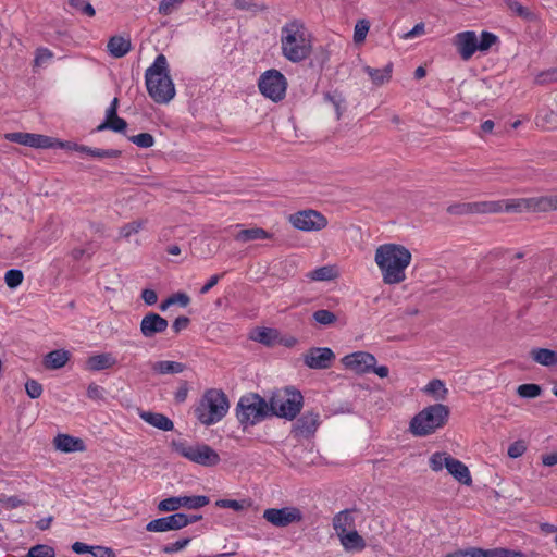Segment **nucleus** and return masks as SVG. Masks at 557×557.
<instances>
[{"label":"nucleus","instance_id":"obj_18","mask_svg":"<svg viewBox=\"0 0 557 557\" xmlns=\"http://www.w3.org/2000/svg\"><path fill=\"white\" fill-rule=\"evenodd\" d=\"M169 322L165 318L156 312H148L140 321V333L146 338H152L157 334L166 331Z\"/></svg>","mask_w":557,"mask_h":557},{"label":"nucleus","instance_id":"obj_23","mask_svg":"<svg viewBox=\"0 0 557 557\" xmlns=\"http://www.w3.org/2000/svg\"><path fill=\"white\" fill-rule=\"evenodd\" d=\"M116 359L111 352L92 355L86 360V369L91 372L102 371L115 366Z\"/></svg>","mask_w":557,"mask_h":557},{"label":"nucleus","instance_id":"obj_32","mask_svg":"<svg viewBox=\"0 0 557 557\" xmlns=\"http://www.w3.org/2000/svg\"><path fill=\"white\" fill-rule=\"evenodd\" d=\"M251 338L265 346H274L278 343L280 332L276 329L259 327L255 330Z\"/></svg>","mask_w":557,"mask_h":557},{"label":"nucleus","instance_id":"obj_33","mask_svg":"<svg viewBox=\"0 0 557 557\" xmlns=\"http://www.w3.org/2000/svg\"><path fill=\"white\" fill-rule=\"evenodd\" d=\"M273 234L269 233L264 228L261 227H251L239 231L235 235V239L238 242H250L257 239H269L272 238Z\"/></svg>","mask_w":557,"mask_h":557},{"label":"nucleus","instance_id":"obj_55","mask_svg":"<svg viewBox=\"0 0 557 557\" xmlns=\"http://www.w3.org/2000/svg\"><path fill=\"white\" fill-rule=\"evenodd\" d=\"M370 24L366 20L358 21L355 26L354 40L355 42H362L369 32Z\"/></svg>","mask_w":557,"mask_h":557},{"label":"nucleus","instance_id":"obj_15","mask_svg":"<svg viewBox=\"0 0 557 557\" xmlns=\"http://www.w3.org/2000/svg\"><path fill=\"white\" fill-rule=\"evenodd\" d=\"M4 138L11 143L32 148H54L53 138L46 135L13 132L4 134Z\"/></svg>","mask_w":557,"mask_h":557},{"label":"nucleus","instance_id":"obj_24","mask_svg":"<svg viewBox=\"0 0 557 557\" xmlns=\"http://www.w3.org/2000/svg\"><path fill=\"white\" fill-rule=\"evenodd\" d=\"M70 356V352L65 349H55L44 357L42 364L48 370H58L67 363Z\"/></svg>","mask_w":557,"mask_h":557},{"label":"nucleus","instance_id":"obj_20","mask_svg":"<svg viewBox=\"0 0 557 557\" xmlns=\"http://www.w3.org/2000/svg\"><path fill=\"white\" fill-rule=\"evenodd\" d=\"M503 201V211L506 212H523L532 211L540 212V197L534 198H520V199H508Z\"/></svg>","mask_w":557,"mask_h":557},{"label":"nucleus","instance_id":"obj_59","mask_svg":"<svg viewBox=\"0 0 557 557\" xmlns=\"http://www.w3.org/2000/svg\"><path fill=\"white\" fill-rule=\"evenodd\" d=\"M144 225L143 220L133 221L131 223L125 224L121 227L120 234L123 237H129L133 234H136Z\"/></svg>","mask_w":557,"mask_h":557},{"label":"nucleus","instance_id":"obj_7","mask_svg":"<svg viewBox=\"0 0 557 557\" xmlns=\"http://www.w3.org/2000/svg\"><path fill=\"white\" fill-rule=\"evenodd\" d=\"M271 417L270 405L258 393H248L242 396L236 405V418L247 428Z\"/></svg>","mask_w":557,"mask_h":557},{"label":"nucleus","instance_id":"obj_36","mask_svg":"<svg viewBox=\"0 0 557 557\" xmlns=\"http://www.w3.org/2000/svg\"><path fill=\"white\" fill-rule=\"evenodd\" d=\"M473 203V214L474 213H498L503 211V201L494 200V201H480L472 202Z\"/></svg>","mask_w":557,"mask_h":557},{"label":"nucleus","instance_id":"obj_12","mask_svg":"<svg viewBox=\"0 0 557 557\" xmlns=\"http://www.w3.org/2000/svg\"><path fill=\"white\" fill-rule=\"evenodd\" d=\"M444 557H525L521 550H513L504 547L483 549L480 547H469L467 549H457L446 554Z\"/></svg>","mask_w":557,"mask_h":557},{"label":"nucleus","instance_id":"obj_39","mask_svg":"<svg viewBox=\"0 0 557 557\" xmlns=\"http://www.w3.org/2000/svg\"><path fill=\"white\" fill-rule=\"evenodd\" d=\"M309 276L313 281H331L337 276V272L334 267L324 265L313 270Z\"/></svg>","mask_w":557,"mask_h":557},{"label":"nucleus","instance_id":"obj_3","mask_svg":"<svg viewBox=\"0 0 557 557\" xmlns=\"http://www.w3.org/2000/svg\"><path fill=\"white\" fill-rule=\"evenodd\" d=\"M145 78L147 91L157 103H168L174 98L175 87L164 54L154 59L152 65L146 70Z\"/></svg>","mask_w":557,"mask_h":557},{"label":"nucleus","instance_id":"obj_37","mask_svg":"<svg viewBox=\"0 0 557 557\" xmlns=\"http://www.w3.org/2000/svg\"><path fill=\"white\" fill-rule=\"evenodd\" d=\"M210 503V498L205 495L181 496V507L187 509H198Z\"/></svg>","mask_w":557,"mask_h":557},{"label":"nucleus","instance_id":"obj_46","mask_svg":"<svg viewBox=\"0 0 557 557\" xmlns=\"http://www.w3.org/2000/svg\"><path fill=\"white\" fill-rule=\"evenodd\" d=\"M447 213L451 215H467L473 214L472 202H458L447 207Z\"/></svg>","mask_w":557,"mask_h":557},{"label":"nucleus","instance_id":"obj_10","mask_svg":"<svg viewBox=\"0 0 557 557\" xmlns=\"http://www.w3.org/2000/svg\"><path fill=\"white\" fill-rule=\"evenodd\" d=\"M289 223L304 232H318L327 226V219L319 211L307 209L290 214Z\"/></svg>","mask_w":557,"mask_h":557},{"label":"nucleus","instance_id":"obj_45","mask_svg":"<svg viewBox=\"0 0 557 557\" xmlns=\"http://www.w3.org/2000/svg\"><path fill=\"white\" fill-rule=\"evenodd\" d=\"M506 4L519 17L525 21H532L534 18V14L528 8L523 7L516 0H506Z\"/></svg>","mask_w":557,"mask_h":557},{"label":"nucleus","instance_id":"obj_57","mask_svg":"<svg viewBox=\"0 0 557 557\" xmlns=\"http://www.w3.org/2000/svg\"><path fill=\"white\" fill-rule=\"evenodd\" d=\"M25 389L27 395L32 399L39 398L42 394V385L38 381L33 379L27 380V382L25 383Z\"/></svg>","mask_w":557,"mask_h":557},{"label":"nucleus","instance_id":"obj_13","mask_svg":"<svg viewBox=\"0 0 557 557\" xmlns=\"http://www.w3.org/2000/svg\"><path fill=\"white\" fill-rule=\"evenodd\" d=\"M342 363L346 369L361 375L371 372L373 366L376 364V358L367 351H355L343 357Z\"/></svg>","mask_w":557,"mask_h":557},{"label":"nucleus","instance_id":"obj_8","mask_svg":"<svg viewBox=\"0 0 557 557\" xmlns=\"http://www.w3.org/2000/svg\"><path fill=\"white\" fill-rule=\"evenodd\" d=\"M170 447L175 454L202 467H214L221 461L219 454L205 443L191 444L186 441L173 440Z\"/></svg>","mask_w":557,"mask_h":557},{"label":"nucleus","instance_id":"obj_28","mask_svg":"<svg viewBox=\"0 0 557 557\" xmlns=\"http://www.w3.org/2000/svg\"><path fill=\"white\" fill-rule=\"evenodd\" d=\"M351 512V509H345L334 516L333 528L338 535H344L349 529L355 528V520Z\"/></svg>","mask_w":557,"mask_h":557},{"label":"nucleus","instance_id":"obj_6","mask_svg":"<svg viewBox=\"0 0 557 557\" xmlns=\"http://www.w3.org/2000/svg\"><path fill=\"white\" fill-rule=\"evenodd\" d=\"M230 403L227 396L221 389L207 391L199 405L195 408V416L200 423L211 425L227 413Z\"/></svg>","mask_w":557,"mask_h":557},{"label":"nucleus","instance_id":"obj_25","mask_svg":"<svg viewBox=\"0 0 557 557\" xmlns=\"http://www.w3.org/2000/svg\"><path fill=\"white\" fill-rule=\"evenodd\" d=\"M140 418L147 422L148 424L162 430V431H172L174 429L173 421L164 416L163 413L152 412V411H143L140 412Z\"/></svg>","mask_w":557,"mask_h":557},{"label":"nucleus","instance_id":"obj_62","mask_svg":"<svg viewBox=\"0 0 557 557\" xmlns=\"http://www.w3.org/2000/svg\"><path fill=\"white\" fill-rule=\"evenodd\" d=\"M190 542V539L189 537H185V539H181L174 543H171V544H168L165 546H163L162 548V552L164 554H173V553H176L183 548H185L188 543Z\"/></svg>","mask_w":557,"mask_h":557},{"label":"nucleus","instance_id":"obj_21","mask_svg":"<svg viewBox=\"0 0 557 557\" xmlns=\"http://www.w3.org/2000/svg\"><path fill=\"white\" fill-rule=\"evenodd\" d=\"M53 445L57 450L62 453H74L85 450V444L82 438L69 434L59 433L53 438Z\"/></svg>","mask_w":557,"mask_h":557},{"label":"nucleus","instance_id":"obj_14","mask_svg":"<svg viewBox=\"0 0 557 557\" xmlns=\"http://www.w3.org/2000/svg\"><path fill=\"white\" fill-rule=\"evenodd\" d=\"M320 425V414L306 411L293 424L292 434L296 438H309L314 435Z\"/></svg>","mask_w":557,"mask_h":557},{"label":"nucleus","instance_id":"obj_9","mask_svg":"<svg viewBox=\"0 0 557 557\" xmlns=\"http://www.w3.org/2000/svg\"><path fill=\"white\" fill-rule=\"evenodd\" d=\"M260 92L274 102L285 97L287 81L285 76L277 70H268L259 78Z\"/></svg>","mask_w":557,"mask_h":557},{"label":"nucleus","instance_id":"obj_42","mask_svg":"<svg viewBox=\"0 0 557 557\" xmlns=\"http://www.w3.org/2000/svg\"><path fill=\"white\" fill-rule=\"evenodd\" d=\"M451 456L445 451H436L434 454H432V456L430 457V468L435 471V472H438L443 469V467L446 468V465L448 462V459H450Z\"/></svg>","mask_w":557,"mask_h":557},{"label":"nucleus","instance_id":"obj_58","mask_svg":"<svg viewBox=\"0 0 557 557\" xmlns=\"http://www.w3.org/2000/svg\"><path fill=\"white\" fill-rule=\"evenodd\" d=\"M525 442L522 440H518L508 447L507 454L510 458L516 459L521 457L525 453Z\"/></svg>","mask_w":557,"mask_h":557},{"label":"nucleus","instance_id":"obj_48","mask_svg":"<svg viewBox=\"0 0 557 557\" xmlns=\"http://www.w3.org/2000/svg\"><path fill=\"white\" fill-rule=\"evenodd\" d=\"M24 278L23 272L18 269H11L5 272L4 281L10 288H15L22 284Z\"/></svg>","mask_w":557,"mask_h":557},{"label":"nucleus","instance_id":"obj_64","mask_svg":"<svg viewBox=\"0 0 557 557\" xmlns=\"http://www.w3.org/2000/svg\"><path fill=\"white\" fill-rule=\"evenodd\" d=\"M190 324V319L186 315H180L177 317L173 323L172 329L175 334H178L181 331L187 329Z\"/></svg>","mask_w":557,"mask_h":557},{"label":"nucleus","instance_id":"obj_19","mask_svg":"<svg viewBox=\"0 0 557 557\" xmlns=\"http://www.w3.org/2000/svg\"><path fill=\"white\" fill-rule=\"evenodd\" d=\"M185 518L182 517V512H176L166 517L151 520L147 523L146 530L149 532H165L176 531L183 529V522Z\"/></svg>","mask_w":557,"mask_h":557},{"label":"nucleus","instance_id":"obj_17","mask_svg":"<svg viewBox=\"0 0 557 557\" xmlns=\"http://www.w3.org/2000/svg\"><path fill=\"white\" fill-rule=\"evenodd\" d=\"M335 360V354L327 347H312L304 355V363L310 369H329Z\"/></svg>","mask_w":557,"mask_h":557},{"label":"nucleus","instance_id":"obj_34","mask_svg":"<svg viewBox=\"0 0 557 557\" xmlns=\"http://www.w3.org/2000/svg\"><path fill=\"white\" fill-rule=\"evenodd\" d=\"M426 394H430L434 396L438 400L446 399V396L448 394L447 388L445 387V384L442 380L433 379L431 380L428 385L423 389Z\"/></svg>","mask_w":557,"mask_h":557},{"label":"nucleus","instance_id":"obj_63","mask_svg":"<svg viewBox=\"0 0 557 557\" xmlns=\"http://www.w3.org/2000/svg\"><path fill=\"white\" fill-rule=\"evenodd\" d=\"M104 389L96 383H90L87 387V397L92 400H103Z\"/></svg>","mask_w":557,"mask_h":557},{"label":"nucleus","instance_id":"obj_60","mask_svg":"<svg viewBox=\"0 0 557 557\" xmlns=\"http://www.w3.org/2000/svg\"><path fill=\"white\" fill-rule=\"evenodd\" d=\"M540 212H547L550 210H557V195L540 197Z\"/></svg>","mask_w":557,"mask_h":557},{"label":"nucleus","instance_id":"obj_4","mask_svg":"<svg viewBox=\"0 0 557 557\" xmlns=\"http://www.w3.org/2000/svg\"><path fill=\"white\" fill-rule=\"evenodd\" d=\"M450 409L444 404H434L423 408L410 421L409 431L419 437H424L445 426Z\"/></svg>","mask_w":557,"mask_h":557},{"label":"nucleus","instance_id":"obj_61","mask_svg":"<svg viewBox=\"0 0 557 557\" xmlns=\"http://www.w3.org/2000/svg\"><path fill=\"white\" fill-rule=\"evenodd\" d=\"M244 500L239 502L236 499H219L215 502V506L219 508H231L235 511H240L245 508Z\"/></svg>","mask_w":557,"mask_h":557},{"label":"nucleus","instance_id":"obj_54","mask_svg":"<svg viewBox=\"0 0 557 557\" xmlns=\"http://www.w3.org/2000/svg\"><path fill=\"white\" fill-rule=\"evenodd\" d=\"M90 157L94 158H112L117 159L122 156V151L119 149H100V148H91L90 149Z\"/></svg>","mask_w":557,"mask_h":557},{"label":"nucleus","instance_id":"obj_51","mask_svg":"<svg viewBox=\"0 0 557 557\" xmlns=\"http://www.w3.org/2000/svg\"><path fill=\"white\" fill-rule=\"evenodd\" d=\"M535 83L539 85L557 83V67H552L539 73L535 77Z\"/></svg>","mask_w":557,"mask_h":557},{"label":"nucleus","instance_id":"obj_16","mask_svg":"<svg viewBox=\"0 0 557 557\" xmlns=\"http://www.w3.org/2000/svg\"><path fill=\"white\" fill-rule=\"evenodd\" d=\"M453 46L463 61H469L478 51V36L473 30L457 33L453 38Z\"/></svg>","mask_w":557,"mask_h":557},{"label":"nucleus","instance_id":"obj_38","mask_svg":"<svg viewBox=\"0 0 557 557\" xmlns=\"http://www.w3.org/2000/svg\"><path fill=\"white\" fill-rule=\"evenodd\" d=\"M342 537V544L346 547H355L362 549L364 547V540L356 530L347 531L344 535H339Z\"/></svg>","mask_w":557,"mask_h":557},{"label":"nucleus","instance_id":"obj_29","mask_svg":"<svg viewBox=\"0 0 557 557\" xmlns=\"http://www.w3.org/2000/svg\"><path fill=\"white\" fill-rule=\"evenodd\" d=\"M530 356L536 363L544 367H554L557 364V351L548 348H533Z\"/></svg>","mask_w":557,"mask_h":557},{"label":"nucleus","instance_id":"obj_1","mask_svg":"<svg viewBox=\"0 0 557 557\" xmlns=\"http://www.w3.org/2000/svg\"><path fill=\"white\" fill-rule=\"evenodd\" d=\"M412 255L400 244L380 245L374 255V261L382 273L384 284L396 285L406 280V269Z\"/></svg>","mask_w":557,"mask_h":557},{"label":"nucleus","instance_id":"obj_30","mask_svg":"<svg viewBox=\"0 0 557 557\" xmlns=\"http://www.w3.org/2000/svg\"><path fill=\"white\" fill-rule=\"evenodd\" d=\"M186 366L177 361L161 360L151 364L153 373L159 375L182 373Z\"/></svg>","mask_w":557,"mask_h":557},{"label":"nucleus","instance_id":"obj_35","mask_svg":"<svg viewBox=\"0 0 557 557\" xmlns=\"http://www.w3.org/2000/svg\"><path fill=\"white\" fill-rule=\"evenodd\" d=\"M324 100L330 102L336 113V120H339L344 112L345 98L338 90L327 91L324 94Z\"/></svg>","mask_w":557,"mask_h":557},{"label":"nucleus","instance_id":"obj_56","mask_svg":"<svg viewBox=\"0 0 557 557\" xmlns=\"http://www.w3.org/2000/svg\"><path fill=\"white\" fill-rule=\"evenodd\" d=\"M181 507V496L178 497H169L161 500L158 504V509L160 511H175Z\"/></svg>","mask_w":557,"mask_h":557},{"label":"nucleus","instance_id":"obj_43","mask_svg":"<svg viewBox=\"0 0 557 557\" xmlns=\"http://www.w3.org/2000/svg\"><path fill=\"white\" fill-rule=\"evenodd\" d=\"M496 42H498V37L495 34L483 30L480 35V40L478 39V51L486 52Z\"/></svg>","mask_w":557,"mask_h":557},{"label":"nucleus","instance_id":"obj_50","mask_svg":"<svg viewBox=\"0 0 557 557\" xmlns=\"http://www.w3.org/2000/svg\"><path fill=\"white\" fill-rule=\"evenodd\" d=\"M69 5L89 17H92L96 14L94 7L85 0H69Z\"/></svg>","mask_w":557,"mask_h":557},{"label":"nucleus","instance_id":"obj_2","mask_svg":"<svg viewBox=\"0 0 557 557\" xmlns=\"http://www.w3.org/2000/svg\"><path fill=\"white\" fill-rule=\"evenodd\" d=\"M281 49L283 57L293 63H300L310 57L311 36L300 20H293L282 27Z\"/></svg>","mask_w":557,"mask_h":557},{"label":"nucleus","instance_id":"obj_47","mask_svg":"<svg viewBox=\"0 0 557 557\" xmlns=\"http://www.w3.org/2000/svg\"><path fill=\"white\" fill-rule=\"evenodd\" d=\"M26 557H55V552L49 545L37 544L28 550Z\"/></svg>","mask_w":557,"mask_h":557},{"label":"nucleus","instance_id":"obj_27","mask_svg":"<svg viewBox=\"0 0 557 557\" xmlns=\"http://www.w3.org/2000/svg\"><path fill=\"white\" fill-rule=\"evenodd\" d=\"M127 127V123L124 119L117 115V112H106L104 121L96 127V132H102L104 129H111L115 133H123Z\"/></svg>","mask_w":557,"mask_h":557},{"label":"nucleus","instance_id":"obj_40","mask_svg":"<svg viewBox=\"0 0 557 557\" xmlns=\"http://www.w3.org/2000/svg\"><path fill=\"white\" fill-rule=\"evenodd\" d=\"M234 7L237 10L249 11L252 13L264 12L268 10L265 3H256L253 0H234Z\"/></svg>","mask_w":557,"mask_h":557},{"label":"nucleus","instance_id":"obj_52","mask_svg":"<svg viewBox=\"0 0 557 557\" xmlns=\"http://www.w3.org/2000/svg\"><path fill=\"white\" fill-rule=\"evenodd\" d=\"M185 0H161L158 11L161 15L172 14Z\"/></svg>","mask_w":557,"mask_h":557},{"label":"nucleus","instance_id":"obj_11","mask_svg":"<svg viewBox=\"0 0 557 557\" xmlns=\"http://www.w3.org/2000/svg\"><path fill=\"white\" fill-rule=\"evenodd\" d=\"M263 518L275 527L284 528L300 522L302 513L296 507L269 508L263 511Z\"/></svg>","mask_w":557,"mask_h":557},{"label":"nucleus","instance_id":"obj_31","mask_svg":"<svg viewBox=\"0 0 557 557\" xmlns=\"http://www.w3.org/2000/svg\"><path fill=\"white\" fill-rule=\"evenodd\" d=\"M364 72L370 76L372 83L376 86L389 82L392 77L393 63L389 62L383 69H373L369 65L363 67Z\"/></svg>","mask_w":557,"mask_h":557},{"label":"nucleus","instance_id":"obj_44","mask_svg":"<svg viewBox=\"0 0 557 557\" xmlns=\"http://www.w3.org/2000/svg\"><path fill=\"white\" fill-rule=\"evenodd\" d=\"M313 320L321 325H331L337 321V317L330 310L320 309L313 312Z\"/></svg>","mask_w":557,"mask_h":557},{"label":"nucleus","instance_id":"obj_22","mask_svg":"<svg viewBox=\"0 0 557 557\" xmlns=\"http://www.w3.org/2000/svg\"><path fill=\"white\" fill-rule=\"evenodd\" d=\"M446 469L450 475L459 483L470 486L472 485V478L468 467L458 459L450 458L446 465Z\"/></svg>","mask_w":557,"mask_h":557},{"label":"nucleus","instance_id":"obj_41","mask_svg":"<svg viewBox=\"0 0 557 557\" xmlns=\"http://www.w3.org/2000/svg\"><path fill=\"white\" fill-rule=\"evenodd\" d=\"M517 394L522 398H536L542 394V387L535 383L521 384L517 388Z\"/></svg>","mask_w":557,"mask_h":557},{"label":"nucleus","instance_id":"obj_53","mask_svg":"<svg viewBox=\"0 0 557 557\" xmlns=\"http://www.w3.org/2000/svg\"><path fill=\"white\" fill-rule=\"evenodd\" d=\"M26 504L27 502L21 499L18 496L0 495V505L8 510L15 509Z\"/></svg>","mask_w":557,"mask_h":557},{"label":"nucleus","instance_id":"obj_49","mask_svg":"<svg viewBox=\"0 0 557 557\" xmlns=\"http://www.w3.org/2000/svg\"><path fill=\"white\" fill-rule=\"evenodd\" d=\"M128 140L140 148H150L154 145V138L149 133H140L128 137Z\"/></svg>","mask_w":557,"mask_h":557},{"label":"nucleus","instance_id":"obj_26","mask_svg":"<svg viewBox=\"0 0 557 557\" xmlns=\"http://www.w3.org/2000/svg\"><path fill=\"white\" fill-rule=\"evenodd\" d=\"M107 49L113 58H122L131 51L132 44L129 39L115 35L109 39Z\"/></svg>","mask_w":557,"mask_h":557},{"label":"nucleus","instance_id":"obj_5","mask_svg":"<svg viewBox=\"0 0 557 557\" xmlns=\"http://www.w3.org/2000/svg\"><path fill=\"white\" fill-rule=\"evenodd\" d=\"M270 414L286 420H294L302 409L304 396L295 387H285L272 393L270 399Z\"/></svg>","mask_w":557,"mask_h":557}]
</instances>
